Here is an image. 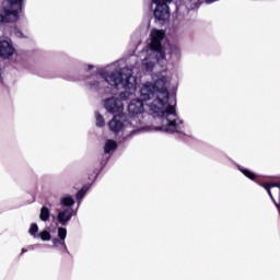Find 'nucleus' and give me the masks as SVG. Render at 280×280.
Returning <instances> with one entry per match:
<instances>
[{
  "label": "nucleus",
  "mask_w": 280,
  "mask_h": 280,
  "mask_svg": "<svg viewBox=\"0 0 280 280\" xmlns=\"http://www.w3.org/2000/svg\"><path fill=\"white\" fill-rule=\"evenodd\" d=\"M23 12V0H4L0 7V23H16Z\"/></svg>",
  "instance_id": "nucleus-1"
},
{
  "label": "nucleus",
  "mask_w": 280,
  "mask_h": 280,
  "mask_svg": "<svg viewBox=\"0 0 280 280\" xmlns=\"http://www.w3.org/2000/svg\"><path fill=\"white\" fill-rule=\"evenodd\" d=\"M173 104V105H172ZM172 104L166 106V109L162 113V126L155 127V130L162 132H178V124H176V98L173 100Z\"/></svg>",
  "instance_id": "nucleus-2"
},
{
  "label": "nucleus",
  "mask_w": 280,
  "mask_h": 280,
  "mask_svg": "<svg viewBox=\"0 0 280 280\" xmlns=\"http://www.w3.org/2000/svg\"><path fill=\"white\" fill-rule=\"evenodd\" d=\"M101 78L110 84V86H115L116 89H128L129 91H135V83L130 82L132 77H126L124 79V73L119 71H103L101 72Z\"/></svg>",
  "instance_id": "nucleus-3"
},
{
  "label": "nucleus",
  "mask_w": 280,
  "mask_h": 280,
  "mask_svg": "<svg viewBox=\"0 0 280 280\" xmlns=\"http://www.w3.org/2000/svg\"><path fill=\"white\" fill-rule=\"evenodd\" d=\"M174 0H152L156 8L153 12V16L156 21H167L170 19V5Z\"/></svg>",
  "instance_id": "nucleus-4"
},
{
  "label": "nucleus",
  "mask_w": 280,
  "mask_h": 280,
  "mask_svg": "<svg viewBox=\"0 0 280 280\" xmlns=\"http://www.w3.org/2000/svg\"><path fill=\"white\" fill-rule=\"evenodd\" d=\"M104 106L107 113H112V115L124 112V103L121 102V98L115 96L105 100Z\"/></svg>",
  "instance_id": "nucleus-5"
},
{
  "label": "nucleus",
  "mask_w": 280,
  "mask_h": 280,
  "mask_svg": "<svg viewBox=\"0 0 280 280\" xmlns=\"http://www.w3.org/2000/svg\"><path fill=\"white\" fill-rule=\"evenodd\" d=\"M150 49H161V46H163L161 43L163 42V38H165V32L161 30H152L150 33Z\"/></svg>",
  "instance_id": "nucleus-6"
},
{
  "label": "nucleus",
  "mask_w": 280,
  "mask_h": 280,
  "mask_svg": "<svg viewBox=\"0 0 280 280\" xmlns=\"http://www.w3.org/2000/svg\"><path fill=\"white\" fill-rule=\"evenodd\" d=\"M14 46L10 44L8 40H0V58L3 60H8L11 56H14Z\"/></svg>",
  "instance_id": "nucleus-7"
},
{
  "label": "nucleus",
  "mask_w": 280,
  "mask_h": 280,
  "mask_svg": "<svg viewBox=\"0 0 280 280\" xmlns=\"http://www.w3.org/2000/svg\"><path fill=\"white\" fill-rule=\"evenodd\" d=\"M73 218V208H67L62 211H59L57 214V222L61 224V226H67L71 219Z\"/></svg>",
  "instance_id": "nucleus-8"
},
{
  "label": "nucleus",
  "mask_w": 280,
  "mask_h": 280,
  "mask_svg": "<svg viewBox=\"0 0 280 280\" xmlns=\"http://www.w3.org/2000/svg\"><path fill=\"white\" fill-rule=\"evenodd\" d=\"M144 107H143V101L141 100H132L130 104L128 105V113L129 115H141L143 113Z\"/></svg>",
  "instance_id": "nucleus-9"
},
{
  "label": "nucleus",
  "mask_w": 280,
  "mask_h": 280,
  "mask_svg": "<svg viewBox=\"0 0 280 280\" xmlns=\"http://www.w3.org/2000/svg\"><path fill=\"white\" fill-rule=\"evenodd\" d=\"M155 90L156 88L154 85H143L140 90L142 101L148 102V100H153Z\"/></svg>",
  "instance_id": "nucleus-10"
},
{
  "label": "nucleus",
  "mask_w": 280,
  "mask_h": 280,
  "mask_svg": "<svg viewBox=\"0 0 280 280\" xmlns=\"http://www.w3.org/2000/svg\"><path fill=\"white\" fill-rule=\"evenodd\" d=\"M158 101L161 106H165L170 102V91H167V88L159 90Z\"/></svg>",
  "instance_id": "nucleus-11"
},
{
  "label": "nucleus",
  "mask_w": 280,
  "mask_h": 280,
  "mask_svg": "<svg viewBox=\"0 0 280 280\" xmlns=\"http://www.w3.org/2000/svg\"><path fill=\"white\" fill-rule=\"evenodd\" d=\"M108 126L112 132H121V130H124V122L118 120L117 116H114V118L108 122Z\"/></svg>",
  "instance_id": "nucleus-12"
},
{
  "label": "nucleus",
  "mask_w": 280,
  "mask_h": 280,
  "mask_svg": "<svg viewBox=\"0 0 280 280\" xmlns=\"http://www.w3.org/2000/svg\"><path fill=\"white\" fill-rule=\"evenodd\" d=\"M240 172H242L243 175L246 176V178H249V180H254V183H257V175L253 173V171L245 168L244 166H238Z\"/></svg>",
  "instance_id": "nucleus-13"
},
{
  "label": "nucleus",
  "mask_w": 280,
  "mask_h": 280,
  "mask_svg": "<svg viewBox=\"0 0 280 280\" xmlns=\"http://www.w3.org/2000/svg\"><path fill=\"white\" fill-rule=\"evenodd\" d=\"M113 150H117V142L115 140H107L104 147L105 154H110Z\"/></svg>",
  "instance_id": "nucleus-14"
},
{
  "label": "nucleus",
  "mask_w": 280,
  "mask_h": 280,
  "mask_svg": "<svg viewBox=\"0 0 280 280\" xmlns=\"http://www.w3.org/2000/svg\"><path fill=\"white\" fill-rule=\"evenodd\" d=\"M51 213L49 212V208H47V207H43L42 209H40V213H39V220H42V222H47V221H49V215H50Z\"/></svg>",
  "instance_id": "nucleus-15"
},
{
  "label": "nucleus",
  "mask_w": 280,
  "mask_h": 280,
  "mask_svg": "<svg viewBox=\"0 0 280 280\" xmlns=\"http://www.w3.org/2000/svg\"><path fill=\"white\" fill-rule=\"evenodd\" d=\"M61 205L63 207H68V209H71V207H73V205H75V200L73 199V197L67 196L61 199Z\"/></svg>",
  "instance_id": "nucleus-16"
},
{
  "label": "nucleus",
  "mask_w": 280,
  "mask_h": 280,
  "mask_svg": "<svg viewBox=\"0 0 280 280\" xmlns=\"http://www.w3.org/2000/svg\"><path fill=\"white\" fill-rule=\"evenodd\" d=\"M125 92H120L119 97L120 100H122L124 102H126V100H129L130 95H132V93H135V91H137V86L133 84V90H128L125 89Z\"/></svg>",
  "instance_id": "nucleus-17"
},
{
  "label": "nucleus",
  "mask_w": 280,
  "mask_h": 280,
  "mask_svg": "<svg viewBox=\"0 0 280 280\" xmlns=\"http://www.w3.org/2000/svg\"><path fill=\"white\" fill-rule=\"evenodd\" d=\"M151 51H156V58L158 60H165V48L163 46H160V48H151Z\"/></svg>",
  "instance_id": "nucleus-18"
},
{
  "label": "nucleus",
  "mask_w": 280,
  "mask_h": 280,
  "mask_svg": "<svg viewBox=\"0 0 280 280\" xmlns=\"http://www.w3.org/2000/svg\"><path fill=\"white\" fill-rule=\"evenodd\" d=\"M95 117H96V126H98V128H104V126L106 125V121L104 120V116H102L100 112H96Z\"/></svg>",
  "instance_id": "nucleus-19"
},
{
  "label": "nucleus",
  "mask_w": 280,
  "mask_h": 280,
  "mask_svg": "<svg viewBox=\"0 0 280 280\" xmlns=\"http://www.w3.org/2000/svg\"><path fill=\"white\" fill-rule=\"evenodd\" d=\"M38 236L40 237V240H43V242H49V240H51V233H49V231L47 230H43Z\"/></svg>",
  "instance_id": "nucleus-20"
},
{
  "label": "nucleus",
  "mask_w": 280,
  "mask_h": 280,
  "mask_svg": "<svg viewBox=\"0 0 280 280\" xmlns=\"http://www.w3.org/2000/svg\"><path fill=\"white\" fill-rule=\"evenodd\" d=\"M57 233H58L59 240H61L62 242L67 240V228H58Z\"/></svg>",
  "instance_id": "nucleus-21"
},
{
  "label": "nucleus",
  "mask_w": 280,
  "mask_h": 280,
  "mask_svg": "<svg viewBox=\"0 0 280 280\" xmlns=\"http://www.w3.org/2000/svg\"><path fill=\"white\" fill-rule=\"evenodd\" d=\"M52 245L55 246V248H58V246H63L65 250H68L67 243H65V241L60 238H52Z\"/></svg>",
  "instance_id": "nucleus-22"
},
{
  "label": "nucleus",
  "mask_w": 280,
  "mask_h": 280,
  "mask_svg": "<svg viewBox=\"0 0 280 280\" xmlns=\"http://www.w3.org/2000/svg\"><path fill=\"white\" fill-rule=\"evenodd\" d=\"M86 187H82L75 195L77 200H82V198H84V196L86 195Z\"/></svg>",
  "instance_id": "nucleus-23"
},
{
  "label": "nucleus",
  "mask_w": 280,
  "mask_h": 280,
  "mask_svg": "<svg viewBox=\"0 0 280 280\" xmlns=\"http://www.w3.org/2000/svg\"><path fill=\"white\" fill-rule=\"evenodd\" d=\"M30 235L36 237V233H38V224L33 223L28 230Z\"/></svg>",
  "instance_id": "nucleus-24"
},
{
  "label": "nucleus",
  "mask_w": 280,
  "mask_h": 280,
  "mask_svg": "<svg viewBox=\"0 0 280 280\" xmlns=\"http://www.w3.org/2000/svg\"><path fill=\"white\" fill-rule=\"evenodd\" d=\"M88 86H89L90 89H92L93 91H100V83H98V81H96V80L90 81V82L88 83Z\"/></svg>",
  "instance_id": "nucleus-25"
},
{
  "label": "nucleus",
  "mask_w": 280,
  "mask_h": 280,
  "mask_svg": "<svg viewBox=\"0 0 280 280\" xmlns=\"http://www.w3.org/2000/svg\"><path fill=\"white\" fill-rule=\"evenodd\" d=\"M215 1H218V0H205V3H215Z\"/></svg>",
  "instance_id": "nucleus-26"
},
{
  "label": "nucleus",
  "mask_w": 280,
  "mask_h": 280,
  "mask_svg": "<svg viewBox=\"0 0 280 280\" xmlns=\"http://www.w3.org/2000/svg\"><path fill=\"white\" fill-rule=\"evenodd\" d=\"M97 176H100V171L96 172L95 178H97Z\"/></svg>",
  "instance_id": "nucleus-27"
},
{
  "label": "nucleus",
  "mask_w": 280,
  "mask_h": 280,
  "mask_svg": "<svg viewBox=\"0 0 280 280\" xmlns=\"http://www.w3.org/2000/svg\"><path fill=\"white\" fill-rule=\"evenodd\" d=\"M88 69H90V70L93 69V66L89 65V66H88Z\"/></svg>",
  "instance_id": "nucleus-28"
},
{
  "label": "nucleus",
  "mask_w": 280,
  "mask_h": 280,
  "mask_svg": "<svg viewBox=\"0 0 280 280\" xmlns=\"http://www.w3.org/2000/svg\"><path fill=\"white\" fill-rule=\"evenodd\" d=\"M22 253H27V249H22Z\"/></svg>",
  "instance_id": "nucleus-29"
}]
</instances>
